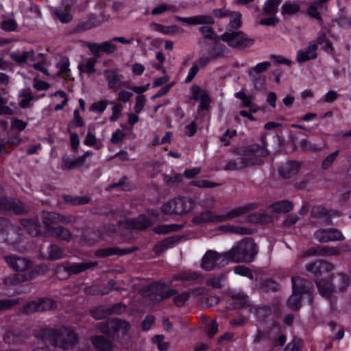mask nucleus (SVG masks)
Returning <instances> with one entry per match:
<instances>
[{"instance_id":"14","label":"nucleus","mask_w":351,"mask_h":351,"mask_svg":"<svg viewBox=\"0 0 351 351\" xmlns=\"http://www.w3.org/2000/svg\"><path fill=\"white\" fill-rule=\"evenodd\" d=\"M5 262L13 270L19 272H25L32 267V262L21 256L8 255L4 257Z\"/></svg>"},{"instance_id":"27","label":"nucleus","mask_w":351,"mask_h":351,"mask_svg":"<svg viewBox=\"0 0 351 351\" xmlns=\"http://www.w3.org/2000/svg\"><path fill=\"white\" fill-rule=\"evenodd\" d=\"M97 262L75 263L65 267L64 271L69 274H77L88 269L94 268L97 267Z\"/></svg>"},{"instance_id":"10","label":"nucleus","mask_w":351,"mask_h":351,"mask_svg":"<svg viewBox=\"0 0 351 351\" xmlns=\"http://www.w3.org/2000/svg\"><path fill=\"white\" fill-rule=\"evenodd\" d=\"M0 209L12 212L16 215H22L29 211V208L20 200L7 197H0Z\"/></svg>"},{"instance_id":"18","label":"nucleus","mask_w":351,"mask_h":351,"mask_svg":"<svg viewBox=\"0 0 351 351\" xmlns=\"http://www.w3.org/2000/svg\"><path fill=\"white\" fill-rule=\"evenodd\" d=\"M138 250V247H134L130 249H121L117 247H110L99 249L95 252V256L99 258H107L112 255L122 256L132 253Z\"/></svg>"},{"instance_id":"11","label":"nucleus","mask_w":351,"mask_h":351,"mask_svg":"<svg viewBox=\"0 0 351 351\" xmlns=\"http://www.w3.org/2000/svg\"><path fill=\"white\" fill-rule=\"evenodd\" d=\"M314 236L320 243L341 241L345 239L341 232L336 228L319 229L315 232Z\"/></svg>"},{"instance_id":"53","label":"nucleus","mask_w":351,"mask_h":351,"mask_svg":"<svg viewBox=\"0 0 351 351\" xmlns=\"http://www.w3.org/2000/svg\"><path fill=\"white\" fill-rule=\"evenodd\" d=\"M199 31L204 35L206 39H209L213 41L218 40L219 36L216 35L213 29L208 25H204L199 28Z\"/></svg>"},{"instance_id":"8","label":"nucleus","mask_w":351,"mask_h":351,"mask_svg":"<svg viewBox=\"0 0 351 351\" xmlns=\"http://www.w3.org/2000/svg\"><path fill=\"white\" fill-rule=\"evenodd\" d=\"M229 262L227 252L218 253L208 250L202 259L201 267L206 271H210L225 266Z\"/></svg>"},{"instance_id":"3","label":"nucleus","mask_w":351,"mask_h":351,"mask_svg":"<svg viewBox=\"0 0 351 351\" xmlns=\"http://www.w3.org/2000/svg\"><path fill=\"white\" fill-rule=\"evenodd\" d=\"M258 251L257 245L254 239L245 238L226 252L229 261L235 263H250L255 258Z\"/></svg>"},{"instance_id":"39","label":"nucleus","mask_w":351,"mask_h":351,"mask_svg":"<svg viewBox=\"0 0 351 351\" xmlns=\"http://www.w3.org/2000/svg\"><path fill=\"white\" fill-rule=\"evenodd\" d=\"M69 64L70 63L68 58H62L60 61L56 64V67L58 69L56 75L66 78L69 75Z\"/></svg>"},{"instance_id":"33","label":"nucleus","mask_w":351,"mask_h":351,"mask_svg":"<svg viewBox=\"0 0 351 351\" xmlns=\"http://www.w3.org/2000/svg\"><path fill=\"white\" fill-rule=\"evenodd\" d=\"M300 148L306 152H322L326 148V144L322 142L319 144L313 143L308 139H302L299 143Z\"/></svg>"},{"instance_id":"12","label":"nucleus","mask_w":351,"mask_h":351,"mask_svg":"<svg viewBox=\"0 0 351 351\" xmlns=\"http://www.w3.org/2000/svg\"><path fill=\"white\" fill-rule=\"evenodd\" d=\"M167 286L168 285L165 282H155L148 286L142 287L140 290V293L149 298V299L154 302H160V300H159V298L162 295V289H165Z\"/></svg>"},{"instance_id":"61","label":"nucleus","mask_w":351,"mask_h":351,"mask_svg":"<svg viewBox=\"0 0 351 351\" xmlns=\"http://www.w3.org/2000/svg\"><path fill=\"white\" fill-rule=\"evenodd\" d=\"M271 313V308L268 306H259L254 309V314L259 319H265L269 317Z\"/></svg>"},{"instance_id":"54","label":"nucleus","mask_w":351,"mask_h":351,"mask_svg":"<svg viewBox=\"0 0 351 351\" xmlns=\"http://www.w3.org/2000/svg\"><path fill=\"white\" fill-rule=\"evenodd\" d=\"M252 82L256 88H263L265 85V77L261 75L253 73V71H247Z\"/></svg>"},{"instance_id":"47","label":"nucleus","mask_w":351,"mask_h":351,"mask_svg":"<svg viewBox=\"0 0 351 351\" xmlns=\"http://www.w3.org/2000/svg\"><path fill=\"white\" fill-rule=\"evenodd\" d=\"M90 313L95 319H104L110 315L108 308H105L102 306H97L91 309Z\"/></svg>"},{"instance_id":"5","label":"nucleus","mask_w":351,"mask_h":351,"mask_svg":"<svg viewBox=\"0 0 351 351\" xmlns=\"http://www.w3.org/2000/svg\"><path fill=\"white\" fill-rule=\"evenodd\" d=\"M22 232L19 226L12 223L6 218L0 217V243H8L14 246L21 241Z\"/></svg>"},{"instance_id":"26","label":"nucleus","mask_w":351,"mask_h":351,"mask_svg":"<svg viewBox=\"0 0 351 351\" xmlns=\"http://www.w3.org/2000/svg\"><path fill=\"white\" fill-rule=\"evenodd\" d=\"M330 280L335 291H343L350 284L348 276L343 274H332Z\"/></svg>"},{"instance_id":"58","label":"nucleus","mask_w":351,"mask_h":351,"mask_svg":"<svg viewBox=\"0 0 351 351\" xmlns=\"http://www.w3.org/2000/svg\"><path fill=\"white\" fill-rule=\"evenodd\" d=\"M93 130V128L91 126L88 127V131L87 133V135L84 139V144L87 146H92L95 147L97 149H100L99 146H97V139L95 134H93L92 130Z\"/></svg>"},{"instance_id":"2","label":"nucleus","mask_w":351,"mask_h":351,"mask_svg":"<svg viewBox=\"0 0 351 351\" xmlns=\"http://www.w3.org/2000/svg\"><path fill=\"white\" fill-rule=\"evenodd\" d=\"M36 337L64 350L73 349L79 342L75 331L66 327L44 328L37 332Z\"/></svg>"},{"instance_id":"64","label":"nucleus","mask_w":351,"mask_h":351,"mask_svg":"<svg viewBox=\"0 0 351 351\" xmlns=\"http://www.w3.org/2000/svg\"><path fill=\"white\" fill-rule=\"evenodd\" d=\"M237 135L236 130H227L220 137V141L224 146H228L230 144V140Z\"/></svg>"},{"instance_id":"21","label":"nucleus","mask_w":351,"mask_h":351,"mask_svg":"<svg viewBox=\"0 0 351 351\" xmlns=\"http://www.w3.org/2000/svg\"><path fill=\"white\" fill-rule=\"evenodd\" d=\"M287 337L282 332L278 325L273 324L270 326V334L269 341L271 343V348H275L278 346H283L286 342Z\"/></svg>"},{"instance_id":"7","label":"nucleus","mask_w":351,"mask_h":351,"mask_svg":"<svg viewBox=\"0 0 351 351\" xmlns=\"http://www.w3.org/2000/svg\"><path fill=\"white\" fill-rule=\"evenodd\" d=\"M97 327L101 332L111 337H114L115 335L119 336V333L122 336H125L130 330V323L126 320L119 319H113L108 322L99 323Z\"/></svg>"},{"instance_id":"17","label":"nucleus","mask_w":351,"mask_h":351,"mask_svg":"<svg viewBox=\"0 0 351 351\" xmlns=\"http://www.w3.org/2000/svg\"><path fill=\"white\" fill-rule=\"evenodd\" d=\"M37 275L38 274H36V272L32 270L24 274L17 273L4 278L3 282L6 287H14L21 282L31 280L36 278Z\"/></svg>"},{"instance_id":"43","label":"nucleus","mask_w":351,"mask_h":351,"mask_svg":"<svg viewBox=\"0 0 351 351\" xmlns=\"http://www.w3.org/2000/svg\"><path fill=\"white\" fill-rule=\"evenodd\" d=\"M96 62L97 60L94 58L86 59L83 63L78 65V69L80 73H94L96 71L95 67Z\"/></svg>"},{"instance_id":"24","label":"nucleus","mask_w":351,"mask_h":351,"mask_svg":"<svg viewBox=\"0 0 351 351\" xmlns=\"http://www.w3.org/2000/svg\"><path fill=\"white\" fill-rule=\"evenodd\" d=\"M126 225L128 228L134 230H143L150 227L152 225V222L146 216L139 215L136 218L127 219Z\"/></svg>"},{"instance_id":"28","label":"nucleus","mask_w":351,"mask_h":351,"mask_svg":"<svg viewBox=\"0 0 351 351\" xmlns=\"http://www.w3.org/2000/svg\"><path fill=\"white\" fill-rule=\"evenodd\" d=\"M52 13L62 23H68L73 19V16L71 14V7L69 5L54 8L52 10Z\"/></svg>"},{"instance_id":"63","label":"nucleus","mask_w":351,"mask_h":351,"mask_svg":"<svg viewBox=\"0 0 351 351\" xmlns=\"http://www.w3.org/2000/svg\"><path fill=\"white\" fill-rule=\"evenodd\" d=\"M21 312L24 314H31L35 312H40L38 311V304L37 301H32L23 306Z\"/></svg>"},{"instance_id":"16","label":"nucleus","mask_w":351,"mask_h":351,"mask_svg":"<svg viewBox=\"0 0 351 351\" xmlns=\"http://www.w3.org/2000/svg\"><path fill=\"white\" fill-rule=\"evenodd\" d=\"M307 271L315 276H322L333 270L334 265L324 260H317L306 265Z\"/></svg>"},{"instance_id":"55","label":"nucleus","mask_w":351,"mask_h":351,"mask_svg":"<svg viewBox=\"0 0 351 351\" xmlns=\"http://www.w3.org/2000/svg\"><path fill=\"white\" fill-rule=\"evenodd\" d=\"M65 201L71 205H83L86 204L90 202V198L88 197H72L66 195L64 197Z\"/></svg>"},{"instance_id":"38","label":"nucleus","mask_w":351,"mask_h":351,"mask_svg":"<svg viewBox=\"0 0 351 351\" xmlns=\"http://www.w3.org/2000/svg\"><path fill=\"white\" fill-rule=\"evenodd\" d=\"M214 42L213 47L208 51L209 54L214 59L224 56L229 49L224 45L218 43L217 40Z\"/></svg>"},{"instance_id":"62","label":"nucleus","mask_w":351,"mask_h":351,"mask_svg":"<svg viewBox=\"0 0 351 351\" xmlns=\"http://www.w3.org/2000/svg\"><path fill=\"white\" fill-rule=\"evenodd\" d=\"M163 179L167 186H173L174 184L182 181V176L180 174H174L172 176L165 175Z\"/></svg>"},{"instance_id":"13","label":"nucleus","mask_w":351,"mask_h":351,"mask_svg":"<svg viewBox=\"0 0 351 351\" xmlns=\"http://www.w3.org/2000/svg\"><path fill=\"white\" fill-rule=\"evenodd\" d=\"M43 258L49 261H57L65 257L64 251L56 244H44L40 248Z\"/></svg>"},{"instance_id":"51","label":"nucleus","mask_w":351,"mask_h":351,"mask_svg":"<svg viewBox=\"0 0 351 351\" xmlns=\"http://www.w3.org/2000/svg\"><path fill=\"white\" fill-rule=\"evenodd\" d=\"M178 8L173 5L160 4L155 7L151 12L152 15H159L167 11L177 12Z\"/></svg>"},{"instance_id":"15","label":"nucleus","mask_w":351,"mask_h":351,"mask_svg":"<svg viewBox=\"0 0 351 351\" xmlns=\"http://www.w3.org/2000/svg\"><path fill=\"white\" fill-rule=\"evenodd\" d=\"M291 282L293 293H297L301 295H308L311 297L313 285L310 280L300 276H293L291 278Z\"/></svg>"},{"instance_id":"46","label":"nucleus","mask_w":351,"mask_h":351,"mask_svg":"<svg viewBox=\"0 0 351 351\" xmlns=\"http://www.w3.org/2000/svg\"><path fill=\"white\" fill-rule=\"evenodd\" d=\"M38 304V311L43 312L57 308L56 302L49 298H40L37 300Z\"/></svg>"},{"instance_id":"50","label":"nucleus","mask_w":351,"mask_h":351,"mask_svg":"<svg viewBox=\"0 0 351 351\" xmlns=\"http://www.w3.org/2000/svg\"><path fill=\"white\" fill-rule=\"evenodd\" d=\"M339 151L336 150L335 152L328 155L322 162L321 168L323 170H328L330 169L337 158L339 156Z\"/></svg>"},{"instance_id":"34","label":"nucleus","mask_w":351,"mask_h":351,"mask_svg":"<svg viewBox=\"0 0 351 351\" xmlns=\"http://www.w3.org/2000/svg\"><path fill=\"white\" fill-rule=\"evenodd\" d=\"M51 233L53 237L58 240L70 241L72 239V234L71 231L63 227V226H57L56 228H53V230H51Z\"/></svg>"},{"instance_id":"42","label":"nucleus","mask_w":351,"mask_h":351,"mask_svg":"<svg viewBox=\"0 0 351 351\" xmlns=\"http://www.w3.org/2000/svg\"><path fill=\"white\" fill-rule=\"evenodd\" d=\"M270 207L275 213H286L293 209V204L288 200H282L273 204Z\"/></svg>"},{"instance_id":"52","label":"nucleus","mask_w":351,"mask_h":351,"mask_svg":"<svg viewBox=\"0 0 351 351\" xmlns=\"http://www.w3.org/2000/svg\"><path fill=\"white\" fill-rule=\"evenodd\" d=\"M229 17L230 22L228 26L230 28L237 29L241 26L242 15L239 12H232Z\"/></svg>"},{"instance_id":"56","label":"nucleus","mask_w":351,"mask_h":351,"mask_svg":"<svg viewBox=\"0 0 351 351\" xmlns=\"http://www.w3.org/2000/svg\"><path fill=\"white\" fill-rule=\"evenodd\" d=\"M311 215L314 218L324 219L328 218V213L326 209L320 205L313 206L311 210Z\"/></svg>"},{"instance_id":"32","label":"nucleus","mask_w":351,"mask_h":351,"mask_svg":"<svg viewBox=\"0 0 351 351\" xmlns=\"http://www.w3.org/2000/svg\"><path fill=\"white\" fill-rule=\"evenodd\" d=\"M101 25V22L95 15H91L86 21L79 23L75 27V31L77 32L86 31Z\"/></svg>"},{"instance_id":"35","label":"nucleus","mask_w":351,"mask_h":351,"mask_svg":"<svg viewBox=\"0 0 351 351\" xmlns=\"http://www.w3.org/2000/svg\"><path fill=\"white\" fill-rule=\"evenodd\" d=\"M200 275L197 271H192L191 270L182 271L179 274L173 276V280H180L182 282H191L197 280Z\"/></svg>"},{"instance_id":"44","label":"nucleus","mask_w":351,"mask_h":351,"mask_svg":"<svg viewBox=\"0 0 351 351\" xmlns=\"http://www.w3.org/2000/svg\"><path fill=\"white\" fill-rule=\"evenodd\" d=\"M300 6L297 3L285 2L281 7V13L282 15H293L299 12Z\"/></svg>"},{"instance_id":"31","label":"nucleus","mask_w":351,"mask_h":351,"mask_svg":"<svg viewBox=\"0 0 351 351\" xmlns=\"http://www.w3.org/2000/svg\"><path fill=\"white\" fill-rule=\"evenodd\" d=\"M34 55L35 53L33 50L23 51L21 53L19 52H10L9 54L11 60L19 64L25 63L28 60L34 61Z\"/></svg>"},{"instance_id":"20","label":"nucleus","mask_w":351,"mask_h":351,"mask_svg":"<svg viewBox=\"0 0 351 351\" xmlns=\"http://www.w3.org/2000/svg\"><path fill=\"white\" fill-rule=\"evenodd\" d=\"M301 167V163L298 161H288L278 169L279 175L285 178H291L296 176Z\"/></svg>"},{"instance_id":"4","label":"nucleus","mask_w":351,"mask_h":351,"mask_svg":"<svg viewBox=\"0 0 351 351\" xmlns=\"http://www.w3.org/2000/svg\"><path fill=\"white\" fill-rule=\"evenodd\" d=\"M257 204L249 203L244 206L235 208L225 215H215L211 211L206 210L193 218V221L197 224L208 222H223L238 217L257 208Z\"/></svg>"},{"instance_id":"23","label":"nucleus","mask_w":351,"mask_h":351,"mask_svg":"<svg viewBox=\"0 0 351 351\" xmlns=\"http://www.w3.org/2000/svg\"><path fill=\"white\" fill-rule=\"evenodd\" d=\"M176 204V215H183L190 212L195 206V203L193 199L186 197L175 198Z\"/></svg>"},{"instance_id":"25","label":"nucleus","mask_w":351,"mask_h":351,"mask_svg":"<svg viewBox=\"0 0 351 351\" xmlns=\"http://www.w3.org/2000/svg\"><path fill=\"white\" fill-rule=\"evenodd\" d=\"M25 334L18 328L8 330L3 335V340L8 344H19L23 341Z\"/></svg>"},{"instance_id":"57","label":"nucleus","mask_w":351,"mask_h":351,"mask_svg":"<svg viewBox=\"0 0 351 351\" xmlns=\"http://www.w3.org/2000/svg\"><path fill=\"white\" fill-rule=\"evenodd\" d=\"M154 29L165 34H173L177 32L178 27L176 26H164L158 23H153Z\"/></svg>"},{"instance_id":"45","label":"nucleus","mask_w":351,"mask_h":351,"mask_svg":"<svg viewBox=\"0 0 351 351\" xmlns=\"http://www.w3.org/2000/svg\"><path fill=\"white\" fill-rule=\"evenodd\" d=\"M302 295L297 293H292L287 302V306L293 311H298L302 306Z\"/></svg>"},{"instance_id":"49","label":"nucleus","mask_w":351,"mask_h":351,"mask_svg":"<svg viewBox=\"0 0 351 351\" xmlns=\"http://www.w3.org/2000/svg\"><path fill=\"white\" fill-rule=\"evenodd\" d=\"M270 334V326L263 330L258 329L254 336L253 343H258L262 341H269Z\"/></svg>"},{"instance_id":"60","label":"nucleus","mask_w":351,"mask_h":351,"mask_svg":"<svg viewBox=\"0 0 351 351\" xmlns=\"http://www.w3.org/2000/svg\"><path fill=\"white\" fill-rule=\"evenodd\" d=\"M163 335H156L153 338V342L156 344L160 351H167L169 348V343L164 341Z\"/></svg>"},{"instance_id":"59","label":"nucleus","mask_w":351,"mask_h":351,"mask_svg":"<svg viewBox=\"0 0 351 351\" xmlns=\"http://www.w3.org/2000/svg\"><path fill=\"white\" fill-rule=\"evenodd\" d=\"M190 295V292L189 291H184L180 294L178 293L173 298L174 304L179 307L184 306L185 302L189 300Z\"/></svg>"},{"instance_id":"37","label":"nucleus","mask_w":351,"mask_h":351,"mask_svg":"<svg viewBox=\"0 0 351 351\" xmlns=\"http://www.w3.org/2000/svg\"><path fill=\"white\" fill-rule=\"evenodd\" d=\"M106 78L108 81V87L110 89H117L121 84L119 75L114 71L106 70Z\"/></svg>"},{"instance_id":"22","label":"nucleus","mask_w":351,"mask_h":351,"mask_svg":"<svg viewBox=\"0 0 351 351\" xmlns=\"http://www.w3.org/2000/svg\"><path fill=\"white\" fill-rule=\"evenodd\" d=\"M317 49L315 44L308 43V46L300 49L297 53L296 60L299 63H303L317 58Z\"/></svg>"},{"instance_id":"40","label":"nucleus","mask_w":351,"mask_h":351,"mask_svg":"<svg viewBox=\"0 0 351 351\" xmlns=\"http://www.w3.org/2000/svg\"><path fill=\"white\" fill-rule=\"evenodd\" d=\"M83 165L82 160L79 157L71 158L69 156H64L62 158V169L70 170L73 168L81 167Z\"/></svg>"},{"instance_id":"48","label":"nucleus","mask_w":351,"mask_h":351,"mask_svg":"<svg viewBox=\"0 0 351 351\" xmlns=\"http://www.w3.org/2000/svg\"><path fill=\"white\" fill-rule=\"evenodd\" d=\"M175 242H176V240L172 237H169V238L164 239L163 241H162L161 242H160L159 243H158L157 245H155V247H154L155 253L157 254H159L163 252L165 250L171 247Z\"/></svg>"},{"instance_id":"36","label":"nucleus","mask_w":351,"mask_h":351,"mask_svg":"<svg viewBox=\"0 0 351 351\" xmlns=\"http://www.w3.org/2000/svg\"><path fill=\"white\" fill-rule=\"evenodd\" d=\"M282 0H267L263 6V14L274 16L278 11V8Z\"/></svg>"},{"instance_id":"41","label":"nucleus","mask_w":351,"mask_h":351,"mask_svg":"<svg viewBox=\"0 0 351 351\" xmlns=\"http://www.w3.org/2000/svg\"><path fill=\"white\" fill-rule=\"evenodd\" d=\"M19 96L22 98L19 104L21 108L25 109L32 106V101L34 99V97L30 88L25 89Z\"/></svg>"},{"instance_id":"1","label":"nucleus","mask_w":351,"mask_h":351,"mask_svg":"<svg viewBox=\"0 0 351 351\" xmlns=\"http://www.w3.org/2000/svg\"><path fill=\"white\" fill-rule=\"evenodd\" d=\"M261 145L252 144L235 149L234 152L239 157L228 160L223 169L226 171H239L250 166L263 164L261 158L266 157L269 154L266 148L267 144L265 136H261Z\"/></svg>"},{"instance_id":"6","label":"nucleus","mask_w":351,"mask_h":351,"mask_svg":"<svg viewBox=\"0 0 351 351\" xmlns=\"http://www.w3.org/2000/svg\"><path fill=\"white\" fill-rule=\"evenodd\" d=\"M221 39L234 49H243L254 45V40L241 31L226 32Z\"/></svg>"},{"instance_id":"29","label":"nucleus","mask_w":351,"mask_h":351,"mask_svg":"<svg viewBox=\"0 0 351 351\" xmlns=\"http://www.w3.org/2000/svg\"><path fill=\"white\" fill-rule=\"evenodd\" d=\"M90 341L95 348L100 351H110L112 348L111 341L102 335L94 336Z\"/></svg>"},{"instance_id":"19","label":"nucleus","mask_w":351,"mask_h":351,"mask_svg":"<svg viewBox=\"0 0 351 351\" xmlns=\"http://www.w3.org/2000/svg\"><path fill=\"white\" fill-rule=\"evenodd\" d=\"M175 18L179 21L186 23L188 25H213L215 23L214 18L210 15L203 14L197 15L191 17H181L176 16Z\"/></svg>"},{"instance_id":"9","label":"nucleus","mask_w":351,"mask_h":351,"mask_svg":"<svg viewBox=\"0 0 351 351\" xmlns=\"http://www.w3.org/2000/svg\"><path fill=\"white\" fill-rule=\"evenodd\" d=\"M42 221L51 231L58 223L69 224L73 221L71 215H62L54 212H42Z\"/></svg>"},{"instance_id":"30","label":"nucleus","mask_w":351,"mask_h":351,"mask_svg":"<svg viewBox=\"0 0 351 351\" xmlns=\"http://www.w3.org/2000/svg\"><path fill=\"white\" fill-rule=\"evenodd\" d=\"M315 282L318 291L322 296L329 298L333 292H335L331 280L319 279Z\"/></svg>"}]
</instances>
